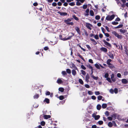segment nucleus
<instances>
[{
	"instance_id": "nucleus-32",
	"label": "nucleus",
	"mask_w": 128,
	"mask_h": 128,
	"mask_svg": "<svg viewBox=\"0 0 128 128\" xmlns=\"http://www.w3.org/2000/svg\"><path fill=\"white\" fill-rule=\"evenodd\" d=\"M111 116L112 118H114V119H115L116 118V114H112V116Z\"/></svg>"
},
{
	"instance_id": "nucleus-44",
	"label": "nucleus",
	"mask_w": 128,
	"mask_h": 128,
	"mask_svg": "<svg viewBox=\"0 0 128 128\" xmlns=\"http://www.w3.org/2000/svg\"><path fill=\"white\" fill-rule=\"evenodd\" d=\"M118 24V22H115V21H114L112 22V24L114 25H116Z\"/></svg>"
},
{
	"instance_id": "nucleus-57",
	"label": "nucleus",
	"mask_w": 128,
	"mask_h": 128,
	"mask_svg": "<svg viewBox=\"0 0 128 128\" xmlns=\"http://www.w3.org/2000/svg\"><path fill=\"white\" fill-rule=\"evenodd\" d=\"M86 47L88 48L89 50H90L91 49V48L89 45L87 44L86 45Z\"/></svg>"
},
{
	"instance_id": "nucleus-33",
	"label": "nucleus",
	"mask_w": 128,
	"mask_h": 128,
	"mask_svg": "<svg viewBox=\"0 0 128 128\" xmlns=\"http://www.w3.org/2000/svg\"><path fill=\"white\" fill-rule=\"evenodd\" d=\"M95 66L98 69H100V66L98 64H95Z\"/></svg>"
},
{
	"instance_id": "nucleus-62",
	"label": "nucleus",
	"mask_w": 128,
	"mask_h": 128,
	"mask_svg": "<svg viewBox=\"0 0 128 128\" xmlns=\"http://www.w3.org/2000/svg\"><path fill=\"white\" fill-rule=\"evenodd\" d=\"M110 92L111 94H113L114 93V90L112 89H111L110 90Z\"/></svg>"
},
{
	"instance_id": "nucleus-52",
	"label": "nucleus",
	"mask_w": 128,
	"mask_h": 128,
	"mask_svg": "<svg viewBox=\"0 0 128 128\" xmlns=\"http://www.w3.org/2000/svg\"><path fill=\"white\" fill-rule=\"evenodd\" d=\"M105 114L106 116H108L109 115V112L108 111H106L105 113Z\"/></svg>"
},
{
	"instance_id": "nucleus-1",
	"label": "nucleus",
	"mask_w": 128,
	"mask_h": 128,
	"mask_svg": "<svg viewBox=\"0 0 128 128\" xmlns=\"http://www.w3.org/2000/svg\"><path fill=\"white\" fill-rule=\"evenodd\" d=\"M71 33L72 34V35L70 36H69L67 38H63L62 36L61 35H59V38L61 40H70L71 39L72 37L74 35V33Z\"/></svg>"
},
{
	"instance_id": "nucleus-40",
	"label": "nucleus",
	"mask_w": 128,
	"mask_h": 128,
	"mask_svg": "<svg viewBox=\"0 0 128 128\" xmlns=\"http://www.w3.org/2000/svg\"><path fill=\"white\" fill-rule=\"evenodd\" d=\"M59 99L60 100H62L64 99V97L63 96H59Z\"/></svg>"
},
{
	"instance_id": "nucleus-60",
	"label": "nucleus",
	"mask_w": 128,
	"mask_h": 128,
	"mask_svg": "<svg viewBox=\"0 0 128 128\" xmlns=\"http://www.w3.org/2000/svg\"><path fill=\"white\" fill-rule=\"evenodd\" d=\"M105 35V36L106 37H109L110 36V35L108 33H105L104 34Z\"/></svg>"
},
{
	"instance_id": "nucleus-58",
	"label": "nucleus",
	"mask_w": 128,
	"mask_h": 128,
	"mask_svg": "<svg viewBox=\"0 0 128 128\" xmlns=\"http://www.w3.org/2000/svg\"><path fill=\"white\" fill-rule=\"evenodd\" d=\"M81 68L82 69H83L84 70H85L86 69V68L85 67V66L83 65H82L81 66Z\"/></svg>"
},
{
	"instance_id": "nucleus-42",
	"label": "nucleus",
	"mask_w": 128,
	"mask_h": 128,
	"mask_svg": "<svg viewBox=\"0 0 128 128\" xmlns=\"http://www.w3.org/2000/svg\"><path fill=\"white\" fill-rule=\"evenodd\" d=\"M45 124V122L44 121H42L40 122V124L42 126H44Z\"/></svg>"
},
{
	"instance_id": "nucleus-9",
	"label": "nucleus",
	"mask_w": 128,
	"mask_h": 128,
	"mask_svg": "<svg viewBox=\"0 0 128 128\" xmlns=\"http://www.w3.org/2000/svg\"><path fill=\"white\" fill-rule=\"evenodd\" d=\"M90 78V76L89 74H87L86 76V80L87 82H89V79Z\"/></svg>"
},
{
	"instance_id": "nucleus-21",
	"label": "nucleus",
	"mask_w": 128,
	"mask_h": 128,
	"mask_svg": "<svg viewBox=\"0 0 128 128\" xmlns=\"http://www.w3.org/2000/svg\"><path fill=\"white\" fill-rule=\"evenodd\" d=\"M70 22V21L68 18L67 20H64V22L67 24H68V23H69Z\"/></svg>"
},
{
	"instance_id": "nucleus-27",
	"label": "nucleus",
	"mask_w": 128,
	"mask_h": 128,
	"mask_svg": "<svg viewBox=\"0 0 128 128\" xmlns=\"http://www.w3.org/2000/svg\"><path fill=\"white\" fill-rule=\"evenodd\" d=\"M101 106L100 104H98L96 106L97 109L98 110H100L101 108Z\"/></svg>"
},
{
	"instance_id": "nucleus-28",
	"label": "nucleus",
	"mask_w": 128,
	"mask_h": 128,
	"mask_svg": "<svg viewBox=\"0 0 128 128\" xmlns=\"http://www.w3.org/2000/svg\"><path fill=\"white\" fill-rule=\"evenodd\" d=\"M90 14L91 16H93L94 15V13L93 11L92 10H90Z\"/></svg>"
},
{
	"instance_id": "nucleus-51",
	"label": "nucleus",
	"mask_w": 128,
	"mask_h": 128,
	"mask_svg": "<svg viewBox=\"0 0 128 128\" xmlns=\"http://www.w3.org/2000/svg\"><path fill=\"white\" fill-rule=\"evenodd\" d=\"M94 38L96 40H98L99 39V37L98 36V34H96L95 35H94Z\"/></svg>"
},
{
	"instance_id": "nucleus-23",
	"label": "nucleus",
	"mask_w": 128,
	"mask_h": 128,
	"mask_svg": "<svg viewBox=\"0 0 128 128\" xmlns=\"http://www.w3.org/2000/svg\"><path fill=\"white\" fill-rule=\"evenodd\" d=\"M57 82L58 84H60L62 83V81L61 79L58 78L57 80Z\"/></svg>"
},
{
	"instance_id": "nucleus-64",
	"label": "nucleus",
	"mask_w": 128,
	"mask_h": 128,
	"mask_svg": "<svg viewBox=\"0 0 128 128\" xmlns=\"http://www.w3.org/2000/svg\"><path fill=\"white\" fill-rule=\"evenodd\" d=\"M95 94L96 95H98L100 94V92L99 91H96L95 92Z\"/></svg>"
},
{
	"instance_id": "nucleus-31",
	"label": "nucleus",
	"mask_w": 128,
	"mask_h": 128,
	"mask_svg": "<svg viewBox=\"0 0 128 128\" xmlns=\"http://www.w3.org/2000/svg\"><path fill=\"white\" fill-rule=\"evenodd\" d=\"M58 90L60 92H62L64 91V89L62 88H60L58 89Z\"/></svg>"
},
{
	"instance_id": "nucleus-12",
	"label": "nucleus",
	"mask_w": 128,
	"mask_h": 128,
	"mask_svg": "<svg viewBox=\"0 0 128 128\" xmlns=\"http://www.w3.org/2000/svg\"><path fill=\"white\" fill-rule=\"evenodd\" d=\"M44 119H47L50 118L51 116L50 115H44Z\"/></svg>"
},
{
	"instance_id": "nucleus-50",
	"label": "nucleus",
	"mask_w": 128,
	"mask_h": 128,
	"mask_svg": "<svg viewBox=\"0 0 128 128\" xmlns=\"http://www.w3.org/2000/svg\"><path fill=\"white\" fill-rule=\"evenodd\" d=\"M114 92L116 94L118 92V89L117 88H114Z\"/></svg>"
},
{
	"instance_id": "nucleus-22",
	"label": "nucleus",
	"mask_w": 128,
	"mask_h": 128,
	"mask_svg": "<svg viewBox=\"0 0 128 128\" xmlns=\"http://www.w3.org/2000/svg\"><path fill=\"white\" fill-rule=\"evenodd\" d=\"M72 73L73 75L75 76L76 75V71L75 70H72Z\"/></svg>"
},
{
	"instance_id": "nucleus-18",
	"label": "nucleus",
	"mask_w": 128,
	"mask_h": 128,
	"mask_svg": "<svg viewBox=\"0 0 128 128\" xmlns=\"http://www.w3.org/2000/svg\"><path fill=\"white\" fill-rule=\"evenodd\" d=\"M94 118V120H97L99 119L100 118V116L99 115H96L95 116H93Z\"/></svg>"
},
{
	"instance_id": "nucleus-14",
	"label": "nucleus",
	"mask_w": 128,
	"mask_h": 128,
	"mask_svg": "<svg viewBox=\"0 0 128 128\" xmlns=\"http://www.w3.org/2000/svg\"><path fill=\"white\" fill-rule=\"evenodd\" d=\"M44 102H46L47 104H48L50 102L49 99L47 98H45Z\"/></svg>"
},
{
	"instance_id": "nucleus-35",
	"label": "nucleus",
	"mask_w": 128,
	"mask_h": 128,
	"mask_svg": "<svg viewBox=\"0 0 128 128\" xmlns=\"http://www.w3.org/2000/svg\"><path fill=\"white\" fill-rule=\"evenodd\" d=\"M108 126L110 127H112L113 126L112 123L110 122H109L108 124Z\"/></svg>"
},
{
	"instance_id": "nucleus-10",
	"label": "nucleus",
	"mask_w": 128,
	"mask_h": 128,
	"mask_svg": "<svg viewBox=\"0 0 128 128\" xmlns=\"http://www.w3.org/2000/svg\"><path fill=\"white\" fill-rule=\"evenodd\" d=\"M122 83L124 84H126L128 82V80L125 78L122 79Z\"/></svg>"
},
{
	"instance_id": "nucleus-13",
	"label": "nucleus",
	"mask_w": 128,
	"mask_h": 128,
	"mask_svg": "<svg viewBox=\"0 0 128 128\" xmlns=\"http://www.w3.org/2000/svg\"><path fill=\"white\" fill-rule=\"evenodd\" d=\"M108 56L110 57L112 59H113L114 58V57L113 54L111 53H109Z\"/></svg>"
},
{
	"instance_id": "nucleus-25",
	"label": "nucleus",
	"mask_w": 128,
	"mask_h": 128,
	"mask_svg": "<svg viewBox=\"0 0 128 128\" xmlns=\"http://www.w3.org/2000/svg\"><path fill=\"white\" fill-rule=\"evenodd\" d=\"M72 17L73 18H74L75 20H76L77 21L78 20H79L78 18V17H76V16L74 14L72 16Z\"/></svg>"
},
{
	"instance_id": "nucleus-53",
	"label": "nucleus",
	"mask_w": 128,
	"mask_h": 128,
	"mask_svg": "<svg viewBox=\"0 0 128 128\" xmlns=\"http://www.w3.org/2000/svg\"><path fill=\"white\" fill-rule=\"evenodd\" d=\"M98 124H99L101 125L103 123V122L102 121L100 120L98 122Z\"/></svg>"
},
{
	"instance_id": "nucleus-38",
	"label": "nucleus",
	"mask_w": 128,
	"mask_h": 128,
	"mask_svg": "<svg viewBox=\"0 0 128 128\" xmlns=\"http://www.w3.org/2000/svg\"><path fill=\"white\" fill-rule=\"evenodd\" d=\"M72 67L74 69L76 70H78V68L75 66V65L73 64H72Z\"/></svg>"
},
{
	"instance_id": "nucleus-41",
	"label": "nucleus",
	"mask_w": 128,
	"mask_h": 128,
	"mask_svg": "<svg viewBox=\"0 0 128 128\" xmlns=\"http://www.w3.org/2000/svg\"><path fill=\"white\" fill-rule=\"evenodd\" d=\"M106 80L110 83H112V80L110 78L108 77L107 78Z\"/></svg>"
},
{
	"instance_id": "nucleus-4",
	"label": "nucleus",
	"mask_w": 128,
	"mask_h": 128,
	"mask_svg": "<svg viewBox=\"0 0 128 128\" xmlns=\"http://www.w3.org/2000/svg\"><path fill=\"white\" fill-rule=\"evenodd\" d=\"M103 41L104 42V44L108 47H110V48H112L111 45L109 42H107L105 40H104Z\"/></svg>"
},
{
	"instance_id": "nucleus-7",
	"label": "nucleus",
	"mask_w": 128,
	"mask_h": 128,
	"mask_svg": "<svg viewBox=\"0 0 128 128\" xmlns=\"http://www.w3.org/2000/svg\"><path fill=\"white\" fill-rule=\"evenodd\" d=\"M75 30L76 31L77 33L79 34L80 35L81 34V32L80 29L78 27H76L75 28Z\"/></svg>"
},
{
	"instance_id": "nucleus-61",
	"label": "nucleus",
	"mask_w": 128,
	"mask_h": 128,
	"mask_svg": "<svg viewBox=\"0 0 128 128\" xmlns=\"http://www.w3.org/2000/svg\"><path fill=\"white\" fill-rule=\"evenodd\" d=\"M120 20V19L118 17L115 20V21L116 22L119 21Z\"/></svg>"
},
{
	"instance_id": "nucleus-47",
	"label": "nucleus",
	"mask_w": 128,
	"mask_h": 128,
	"mask_svg": "<svg viewBox=\"0 0 128 128\" xmlns=\"http://www.w3.org/2000/svg\"><path fill=\"white\" fill-rule=\"evenodd\" d=\"M50 92L46 91L45 93V94L46 96H48L50 95Z\"/></svg>"
},
{
	"instance_id": "nucleus-34",
	"label": "nucleus",
	"mask_w": 128,
	"mask_h": 128,
	"mask_svg": "<svg viewBox=\"0 0 128 128\" xmlns=\"http://www.w3.org/2000/svg\"><path fill=\"white\" fill-rule=\"evenodd\" d=\"M124 48L125 49V52H126V54L128 56V50L127 49L126 47H124Z\"/></svg>"
},
{
	"instance_id": "nucleus-5",
	"label": "nucleus",
	"mask_w": 128,
	"mask_h": 128,
	"mask_svg": "<svg viewBox=\"0 0 128 128\" xmlns=\"http://www.w3.org/2000/svg\"><path fill=\"white\" fill-rule=\"evenodd\" d=\"M86 26L88 29L91 30L92 28L90 27L92 26L91 24L89 23H86Z\"/></svg>"
},
{
	"instance_id": "nucleus-59",
	"label": "nucleus",
	"mask_w": 128,
	"mask_h": 128,
	"mask_svg": "<svg viewBox=\"0 0 128 128\" xmlns=\"http://www.w3.org/2000/svg\"><path fill=\"white\" fill-rule=\"evenodd\" d=\"M101 29L102 30V31L103 33L104 34L105 33V30L104 29V28L102 27L101 28Z\"/></svg>"
},
{
	"instance_id": "nucleus-55",
	"label": "nucleus",
	"mask_w": 128,
	"mask_h": 128,
	"mask_svg": "<svg viewBox=\"0 0 128 128\" xmlns=\"http://www.w3.org/2000/svg\"><path fill=\"white\" fill-rule=\"evenodd\" d=\"M87 5L86 4H84L82 8L84 9H86L87 8Z\"/></svg>"
},
{
	"instance_id": "nucleus-16",
	"label": "nucleus",
	"mask_w": 128,
	"mask_h": 128,
	"mask_svg": "<svg viewBox=\"0 0 128 128\" xmlns=\"http://www.w3.org/2000/svg\"><path fill=\"white\" fill-rule=\"evenodd\" d=\"M51 42H52V45H54L57 43L58 42V40H52V41Z\"/></svg>"
},
{
	"instance_id": "nucleus-56",
	"label": "nucleus",
	"mask_w": 128,
	"mask_h": 128,
	"mask_svg": "<svg viewBox=\"0 0 128 128\" xmlns=\"http://www.w3.org/2000/svg\"><path fill=\"white\" fill-rule=\"evenodd\" d=\"M62 74L64 75H67V73L65 71H62Z\"/></svg>"
},
{
	"instance_id": "nucleus-19",
	"label": "nucleus",
	"mask_w": 128,
	"mask_h": 128,
	"mask_svg": "<svg viewBox=\"0 0 128 128\" xmlns=\"http://www.w3.org/2000/svg\"><path fill=\"white\" fill-rule=\"evenodd\" d=\"M78 56H79L81 59H82L83 61H85V60L83 57L79 53H78L77 54Z\"/></svg>"
},
{
	"instance_id": "nucleus-43",
	"label": "nucleus",
	"mask_w": 128,
	"mask_h": 128,
	"mask_svg": "<svg viewBox=\"0 0 128 128\" xmlns=\"http://www.w3.org/2000/svg\"><path fill=\"white\" fill-rule=\"evenodd\" d=\"M102 96H99L98 97V100H100L102 99Z\"/></svg>"
},
{
	"instance_id": "nucleus-20",
	"label": "nucleus",
	"mask_w": 128,
	"mask_h": 128,
	"mask_svg": "<svg viewBox=\"0 0 128 128\" xmlns=\"http://www.w3.org/2000/svg\"><path fill=\"white\" fill-rule=\"evenodd\" d=\"M112 61V60L111 59H108L106 61V64L108 65L110 64L111 63H110V62H111Z\"/></svg>"
},
{
	"instance_id": "nucleus-54",
	"label": "nucleus",
	"mask_w": 128,
	"mask_h": 128,
	"mask_svg": "<svg viewBox=\"0 0 128 128\" xmlns=\"http://www.w3.org/2000/svg\"><path fill=\"white\" fill-rule=\"evenodd\" d=\"M104 27L108 32H110V31L109 30V28L107 26H104Z\"/></svg>"
},
{
	"instance_id": "nucleus-37",
	"label": "nucleus",
	"mask_w": 128,
	"mask_h": 128,
	"mask_svg": "<svg viewBox=\"0 0 128 128\" xmlns=\"http://www.w3.org/2000/svg\"><path fill=\"white\" fill-rule=\"evenodd\" d=\"M100 17L99 15L96 16L95 17V19L97 20H99L100 19Z\"/></svg>"
},
{
	"instance_id": "nucleus-45",
	"label": "nucleus",
	"mask_w": 128,
	"mask_h": 128,
	"mask_svg": "<svg viewBox=\"0 0 128 128\" xmlns=\"http://www.w3.org/2000/svg\"><path fill=\"white\" fill-rule=\"evenodd\" d=\"M81 72H82V74H83L84 75H85L86 74V72L85 71L82 70H81Z\"/></svg>"
},
{
	"instance_id": "nucleus-24",
	"label": "nucleus",
	"mask_w": 128,
	"mask_h": 128,
	"mask_svg": "<svg viewBox=\"0 0 128 128\" xmlns=\"http://www.w3.org/2000/svg\"><path fill=\"white\" fill-rule=\"evenodd\" d=\"M107 104H103L102 105V107L103 108H105L107 107Z\"/></svg>"
},
{
	"instance_id": "nucleus-2",
	"label": "nucleus",
	"mask_w": 128,
	"mask_h": 128,
	"mask_svg": "<svg viewBox=\"0 0 128 128\" xmlns=\"http://www.w3.org/2000/svg\"><path fill=\"white\" fill-rule=\"evenodd\" d=\"M112 34L115 35L118 38L122 39V38L123 37L122 35H120L117 34V32L114 31H113L112 32Z\"/></svg>"
},
{
	"instance_id": "nucleus-29",
	"label": "nucleus",
	"mask_w": 128,
	"mask_h": 128,
	"mask_svg": "<svg viewBox=\"0 0 128 128\" xmlns=\"http://www.w3.org/2000/svg\"><path fill=\"white\" fill-rule=\"evenodd\" d=\"M39 97V95L38 94H36L34 96V99H37Z\"/></svg>"
},
{
	"instance_id": "nucleus-36",
	"label": "nucleus",
	"mask_w": 128,
	"mask_h": 128,
	"mask_svg": "<svg viewBox=\"0 0 128 128\" xmlns=\"http://www.w3.org/2000/svg\"><path fill=\"white\" fill-rule=\"evenodd\" d=\"M79 82L82 84H84V82L81 79H79Z\"/></svg>"
},
{
	"instance_id": "nucleus-46",
	"label": "nucleus",
	"mask_w": 128,
	"mask_h": 128,
	"mask_svg": "<svg viewBox=\"0 0 128 128\" xmlns=\"http://www.w3.org/2000/svg\"><path fill=\"white\" fill-rule=\"evenodd\" d=\"M84 31L86 36H88V33H87L86 30L84 29Z\"/></svg>"
},
{
	"instance_id": "nucleus-39",
	"label": "nucleus",
	"mask_w": 128,
	"mask_h": 128,
	"mask_svg": "<svg viewBox=\"0 0 128 128\" xmlns=\"http://www.w3.org/2000/svg\"><path fill=\"white\" fill-rule=\"evenodd\" d=\"M66 71L67 72L68 74H70L71 72V70H70L68 68L66 70Z\"/></svg>"
},
{
	"instance_id": "nucleus-6",
	"label": "nucleus",
	"mask_w": 128,
	"mask_h": 128,
	"mask_svg": "<svg viewBox=\"0 0 128 128\" xmlns=\"http://www.w3.org/2000/svg\"><path fill=\"white\" fill-rule=\"evenodd\" d=\"M58 14H59L60 16H66L67 14V13L66 12H61L60 11H58Z\"/></svg>"
},
{
	"instance_id": "nucleus-8",
	"label": "nucleus",
	"mask_w": 128,
	"mask_h": 128,
	"mask_svg": "<svg viewBox=\"0 0 128 128\" xmlns=\"http://www.w3.org/2000/svg\"><path fill=\"white\" fill-rule=\"evenodd\" d=\"M100 49L101 51H102L104 52H107L108 51V50L107 48L104 47H102L100 48Z\"/></svg>"
},
{
	"instance_id": "nucleus-49",
	"label": "nucleus",
	"mask_w": 128,
	"mask_h": 128,
	"mask_svg": "<svg viewBox=\"0 0 128 128\" xmlns=\"http://www.w3.org/2000/svg\"><path fill=\"white\" fill-rule=\"evenodd\" d=\"M69 4L70 6H73L75 5V4L74 2H72Z\"/></svg>"
},
{
	"instance_id": "nucleus-48",
	"label": "nucleus",
	"mask_w": 128,
	"mask_h": 128,
	"mask_svg": "<svg viewBox=\"0 0 128 128\" xmlns=\"http://www.w3.org/2000/svg\"><path fill=\"white\" fill-rule=\"evenodd\" d=\"M109 76V74L108 73H106L104 75V77L105 78H107Z\"/></svg>"
},
{
	"instance_id": "nucleus-63",
	"label": "nucleus",
	"mask_w": 128,
	"mask_h": 128,
	"mask_svg": "<svg viewBox=\"0 0 128 128\" xmlns=\"http://www.w3.org/2000/svg\"><path fill=\"white\" fill-rule=\"evenodd\" d=\"M108 120L110 121L112 120V117L110 116H108Z\"/></svg>"
},
{
	"instance_id": "nucleus-26",
	"label": "nucleus",
	"mask_w": 128,
	"mask_h": 128,
	"mask_svg": "<svg viewBox=\"0 0 128 128\" xmlns=\"http://www.w3.org/2000/svg\"><path fill=\"white\" fill-rule=\"evenodd\" d=\"M89 9L88 8L86 10V14H85L86 16H88L89 15L88 13H89Z\"/></svg>"
},
{
	"instance_id": "nucleus-11",
	"label": "nucleus",
	"mask_w": 128,
	"mask_h": 128,
	"mask_svg": "<svg viewBox=\"0 0 128 128\" xmlns=\"http://www.w3.org/2000/svg\"><path fill=\"white\" fill-rule=\"evenodd\" d=\"M87 66L89 68L91 69V71L92 72V73L93 70V69L92 67L90 64H89L87 65Z\"/></svg>"
},
{
	"instance_id": "nucleus-30",
	"label": "nucleus",
	"mask_w": 128,
	"mask_h": 128,
	"mask_svg": "<svg viewBox=\"0 0 128 128\" xmlns=\"http://www.w3.org/2000/svg\"><path fill=\"white\" fill-rule=\"evenodd\" d=\"M126 30H125L124 29L122 30V29H120V32L123 33H125L126 31Z\"/></svg>"
},
{
	"instance_id": "nucleus-3",
	"label": "nucleus",
	"mask_w": 128,
	"mask_h": 128,
	"mask_svg": "<svg viewBox=\"0 0 128 128\" xmlns=\"http://www.w3.org/2000/svg\"><path fill=\"white\" fill-rule=\"evenodd\" d=\"M114 14H112L111 16L108 15L106 17V19L108 21H111L114 19Z\"/></svg>"
},
{
	"instance_id": "nucleus-17",
	"label": "nucleus",
	"mask_w": 128,
	"mask_h": 128,
	"mask_svg": "<svg viewBox=\"0 0 128 128\" xmlns=\"http://www.w3.org/2000/svg\"><path fill=\"white\" fill-rule=\"evenodd\" d=\"M108 67L110 69L115 68V67L114 65L112 64H110L108 65Z\"/></svg>"
},
{
	"instance_id": "nucleus-15",
	"label": "nucleus",
	"mask_w": 128,
	"mask_h": 128,
	"mask_svg": "<svg viewBox=\"0 0 128 128\" xmlns=\"http://www.w3.org/2000/svg\"><path fill=\"white\" fill-rule=\"evenodd\" d=\"M90 40L92 42H94V45H96L97 44V42L96 41V40L90 38Z\"/></svg>"
}]
</instances>
